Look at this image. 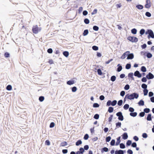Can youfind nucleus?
Listing matches in <instances>:
<instances>
[{
	"mask_svg": "<svg viewBox=\"0 0 154 154\" xmlns=\"http://www.w3.org/2000/svg\"><path fill=\"white\" fill-rule=\"evenodd\" d=\"M139 94L136 93H133L131 94H127L126 95V97L130 100H133L134 99H137L139 97Z\"/></svg>",
	"mask_w": 154,
	"mask_h": 154,
	"instance_id": "obj_1",
	"label": "nucleus"
},
{
	"mask_svg": "<svg viewBox=\"0 0 154 154\" xmlns=\"http://www.w3.org/2000/svg\"><path fill=\"white\" fill-rule=\"evenodd\" d=\"M145 34H148V38H149L150 37L152 38H154V34L153 31L150 29H148L146 32Z\"/></svg>",
	"mask_w": 154,
	"mask_h": 154,
	"instance_id": "obj_2",
	"label": "nucleus"
},
{
	"mask_svg": "<svg viewBox=\"0 0 154 154\" xmlns=\"http://www.w3.org/2000/svg\"><path fill=\"white\" fill-rule=\"evenodd\" d=\"M127 39L132 42H136L138 41L137 37L134 36H129L127 38Z\"/></svg>",
	"mask_w": 154,
	"mask_h": 154,
	"instance_id": "obj_3",
	"label": "nucleus"
},
{
	"mask_svg": "<svg viewBox=\"0 0 154 154\" xmlns=\"http://www.w3.org/2000/svg\"><path fill=\"white\" fill-rule=\"evenodd\" d=\"M33 32L35 34L37 33L38 31L41 30V29H38L37 25H35L33 26L32 29Z\"/></svg>",
	"mask_w": 154,
	"mask_h": 154,
	"instance_id": "obj_4",
	"label": "nucleus"
},
{
	"mask_svg": "<svg viewBox=\"0 0 154 154\" xmlns=\"http://www.w3.org/2000/svg\"><path fill=\"white\" fill-rule=\"evenodd\" d=\"M117 116L118 117V119L120 121H123L124 119L123 116L122 115V113L121 112H118L116 114Z\"/></svg>",
	"mask_w": 154,
	"mask_h": 154,
	"instance_id": "obj_5",
	"label": "nucleus"
},
{
	"mask_svg": "<svg viewBox=\"0 0 154 154\" xmlns=\"http://www.w3.org/2000/svg\"><path fill=\"white\" fill-rule=\"evenodd\" d=\"M127 56V59L128 60H131L134 57V55L133 53H130V52L128 51V53Z\"/></svg>",
	"mask_w": 154,
	"mask_h": 154,
	"instance_id": "obj_6",
	"label": "nucleus"
},
{
	"mask_svg": "<svg viewBox=\"0 0 154 154\" xmlns=\"http://www.w3.org/2000/svg\"><path fill=\"white\" fill-rule=\"evenodd\" d=\"M146 78L148 79H152L154 78V75L151 72H149L146 75Z\"/></svg>",
	"mask_w": 154,
	"mask_h": 154,
	"instance_id": "obj_7",
	"label": "nucleus"
},
{
	"mask_svg": "<svg viewBox=\"0 0 154 154\" xmlns=\"http://www.w3.org/2000/svg\"><path fill=\"white\" fill-rule=\"evenodd\" d=\"M134 76L139 78H141L142 76V74L138 70H137L134 72Z\"/></svg>",
	"mask_w": 154,
	"mask_h": 154,
	"instance_id": "obj_8",
	"label": "nucleus"
},
{
	"mask_svg": "<svg viewBox=\"0 0 154 154\" xmlns=\"http://www.w3.org/2000/svg\"><path fill=\"white\" fill-rule=\"evenodd\" d=\"M84 152V149L82 147L80 148L79 149V151H78L75 153V154H83Z\"/></svg>",
	"mask_w": 154,
	"mask_h": 154,
	"instance_id": "obj_9",
	"label": "nucleus"
},
{
	"mask_svg": "<svg viewBox=\"0 0 154 154\" xmlns=\"http://www.w3.org/2000/svg\"><path fill=\"white\" fill-rule=\"evenodd\" d=\"M125 152V151L122 150H117L115 152V154H124Z\"/></svg>",
	"mask_w": 154,
	"mask_h": 154,
	"instance_id": "obj_10",
	"label": "nucleus"
},
{
	"mask_svg": "<svg viewBox=\"0 0 154 154\" xmlns=\"http://www.w3.org/2000/svg\"><path fill=\"white\" fill-rule=\"evenodd\" d=\"M128 137V134L126 132L124 133L122 135V138L124 140L127 139Z\"/></svg>",
	"mask_w": 154,
	"mask_h": 154,
	"instance_id": "obj_11",
	"label": "nucleus"
},
{
	"mask_svg": "<svg viewBox=\"0 0 154 154\" xmlns=\"http://www.w3.org/2000/svg\"><path fill=\"white\" fill-rule=\"evenodd\" d=\"M128 51H126L125 53H124L121 56V58L122 59H124L126 57H127L128 55Z\"/></svg>",
	"mask_w": 154,
	"mask_h": 154,
	"instance_id": "obj_12",
	"label": "nucleus"
},
{
	"mask_svg": "<svg viewBox=\"0 0 154 154\" xmlns=\"http://www.w3.org/2000/svg\"><path fill=\"white\" fill-rule=\"evenodd\" d=\"M117 66H118V67L117 69V71L118 72L121 71L122 69V66L120 64H119L117 65Z\"/></svg>",
	"mask_w": 154,
	"mask_h": 154,
	"instance_id": "obj_13",
	"label": "nucleus"
},
{
	"mask_svg": "<svg viewBox=\"0 0 154 154\" xmlns=\"http://www.w3.org/2000/svg\"><path fill=\"white\" fill-rule=\"evenodd\" d=\"M120 139H121V137H118L117 139V141L116 143V146L118 145L120 143L121 140H120Z\"/></svg>",
	"mask_w": 154,
	"mask_h": 154,
	"instance_id": "obj_14",
	"label": "nucleus"
},
{
	"mask_svg": "<svg viewBox=\"0 0 154 154\" xmlns=\"http://www.w3.org/2000/svg\"><path fill=\"white\" fill-rule=\"evenodd\" d=\"M138 103L140 106H143L144 105V102L142 100H140Z\"/></svg>",
	"mask_w": 154,
	"mask_h": 154,
	"instance_id": "obj_15",
	"label": "nucleus"
},
{
	"mask_svg": "<svg viewBox=\"0 0 154 154\" xmlns=\"http://www.w3.org/2000/svg\"><path fill=\"white\" fill-rule=\"evenodd\" d=\"M136 7L139 10H141L143 9V5H137L136 6Z\"/></svg>",
	"mask_w": 154,
	"mask_h": 154,
	"instance_id": "obj_16",
	"label": "nucleus"
},
{
	"mask_svg": "<svg viewBox=\"0 0 154 154\" xmlns=\"http://www.w3.org/2000/svg\"><path fill=\"white\" fill-rule=\"evenodd\" d=\"M146 119L147 121H150L152 120L151 114H149L147 115Z\"/></svg>",
	"mask_w": 154,
	"mask_h": 154,
	"instance_id": "obj_17",
	"label": "nucleus"
},
{
	"mask_svg": "<svg viewBox=\"0 0 154 154\" xmlns=\"http://www.w3.org/2000/svg\"><path fill=\"white\" fill-rule=\"evenodd\" d=\"M66 83L67 84L69 85H71L74 84V81L73 80H69L67 81Z\"/></svg>",
	"mask_w": 154,
	"mask_h": 154,
	"instance_id": "obj_18",
	"label": "nucleus"
},
{
	"mask_svg": "<svg viewBox=\"0 0 154 154\" xmlns=\"http://www.w3.org/2000/svg\"><path fill=\"white\" fill-rule=\"evenodd\" d=\"M130 115L132 117H135L137 115V112H131L130 113Z\"/></svg>",
	"mask_w": 154,
	"mask_h": 154,
	"instance_id": "obj_19",
	"label": "nucleus"
},
{
	"mask_svg": "<svg viewBox=\"0 0 154 154\" xmlns=\"http://www.w3.org/2000/svg\"><path fill=\"white\" fill-rule=\"evenodd\" d=\"M148 58H151L152 57V54L150 52H147L146 55Z\"/></svg>",
	"mask_w": 154,
	"mask_h": 154,
	"instance_id": "obj_20",
	"label": "nucleus"
},
{
	"mask_svg": "<svg viewBox=\"0 0 154 154\" xmlns=\"http://www.w3.org/2000/svg\"><path fill=\"white\" fill-rule=\"evenodd\" d=\"M141 71L143 72H145L146 71V69L145 66H142L141 68Z\"/></svg>",
	"mask_w": 154,
	"mask_h": 154,
	"instance_id": "obj_21",
	"label": "nucleus"
},
{
	"mask_svg": "<svg viewBox=\"0 0 154 154\" xmlns=\"http://www.w3.org/2000/svg\"><path fill=\"white\" fill-rule=\"evenodd\" d=\"M63 54L66 57H67L69 55V52L67 51H64L63 52Z\"/></svg>",
	"mask_w": 154,
	"mask_h": 154,
	"instance_id": "obj_22",
	"label": "nucleus"
},
{
	"mask_svg": "<svg viewBox=\"0 0 154 154\" xmlns=\"http://www.w3.org/2000/svg\"><path fill=\"white\" fill-rule=\"evenodd\" d=\"M67 145V143L66 142L64 141L62 142L60 144L61 146H64Z\"/></svg>",
	"mask_w": 154,
	"mask_h": 154,
	"instance_id": "obj_23",
	"label": "nucleus"
},
{
	"mask_svg": "<svg viewBox=\"0 0 154 154\" xmlns=\"http://www.w3.org/2000/svg\"><path fill=\"white\" fill-rule=\"evenodd\" d=\"M82 143V141L80 140H78L76 143L75 145L77 146H78L81 144Z\"/></svg>",
	"mask_w": 154,
	"mask_h": 154,
	"instance_id": "obj_24",
	"label": "nucleus"
},
{
	"mask_svg": "<svg viewBox=\"0 0 154 154\" xmlns=\"http://www.w3.org/2000/svg\"><path fill=\"white\" fill-rule=\"evenodd\" d=\"M113 108L112 107H109L108 112L109 113H111L113 112Z\"/></svg>",
	"mask_w": 154,
	"mask_h": 154,
	"instance_id": "obj_25",
	"label": "nucleus"
},
{
	"mask_svg": "<svg viewBox=\"0 0 154 154\" xmlns=\"http://www.w3.org/2000/svg\"><path fill=\"white\" fill-rule=\"evenodd\" d=\"M88 29H85L84 30L83 33V35L84 36H85L88 34Z\"/></svg>",
	"mask_w": 154,
	"mask_h": 154,
	"instance_id": "obj_26",
	"label": "nucleus"
},
{
	"mask_svg": "<svg viewBox=\"0 0 154 154\" xmlns=\"http://www.w3.org/2000/svg\"><path fill=\"white\" fill-rule=\"evenodd\" d=\"M131 32L134 34H136L137 32V30L135 28L131 30Z\"/></svg>",
	"mask_w": 154,
	"mask_h": 154,
	"instance_id": "obj_27",
	"label": "nucleus"
},
{
	"mask_svg": "<svg viewBox=\"0 0 154 154\" xmlns=\"http://www.w3.org/2000/svg\"><path fill=\"white\" fill-rule=\"evenodd\" d=\"M131 64L130 63H128L126 64L125 66V68L126 69H130L131 67Z\"/></svg>",
	"mask_w": 154,
	"mask_h": 154,
	"instance_id": "obj_28",
	"label": "nucleus"
},
{
	"mask_svg": "<svg viewBox=\"0 0 154 154\" xmlns=\"http://www.w3.org/2000/svg\"><path fill=\"white\" fill-rule=\"evenodd\" d=\"M108 151V149L106 147H104L102 148L101 152H107Z\"/></svg>",
	"mask_w": 154,
	"mask_h": 154,
	"instance_id": "obj_29",
	"label": "nucleus"
},
{
	"mask_svg": "<svg viewBox=\"0 0 154 154\" xmlns=\"http://www.w3.org/2000/svg\"><path fill=\"white\" fill-rule=\"evenodd\" d=\"M147 85L143 83L141 85L142 88L144 89H147Z\"/></svg>",
	"mask_w": 154,
	"mask_h": 154,
	"instance_id": "obj_30",
	"label": "nucleus"
},
{
	"mask_svg": "<svg viewBox=\"0 0 154 154\" xmlns=\"http://www.w3.org/2000/svg\"><path fill=\"white\" fill-rule=\"evenodd\" d=\"M143 111L145 113H148L150 111V110L149 108H146L144 109Z\"/></svg>",
	"mask_w": 154,
	"mask_h": 154,
	"instance_id": "obj_31",
	"label": "nucleus"
},
{
	"mask_svg": "<svg viewBox=\"0 0 154 154\" xmlns=\"http://www.w3.org/2000/svg\"><path fill=\"white\" fill-rule=\"evenodd\" d=\"M129 106L128 104H125L123 108L125 110H127L129 108Z\"/></svg>",
	"mask_w": 154,
	"mask_h": 154,
	"instance_id": "obj_32",
	"label": "nucleus"
},
{
	"mask_svg": "<svg viewBox=\"0 0 154 154\" xmlns=\"http://www.w3.org/2000/svg\"><path fill=\"white\" fill-rule=\"evenodd\" d=\"M116 77L115 75L112 76L110 78V80L111 81L113 82H114L116 80Z\"/></svg>",
	"mask_w": 154,
	"mask_h": 154,
	"instance_id": "obj_33",
	"label": "nucleus"
},
{
	"mask_svg": "<svg viewBox=\"0 0 154 154\" xmlns=\"http://www.w3.org/2000/svg\"><path fill=\"white\" fill-rule=\"evenodd\" d=\"M148 91L147 89H144L143 90V94L144 96H146L147 95Z\"/></svg>",
	"mask_w": 154,
	"mask_h": 154,
	"instance_id": "obj_34",
	"label": "nucleus"
},
{
	"mask_svg": "<svg viewBox=\"0 0 154 154\" xmlns=\"http://www.w3.org/2000/svg\"><path fill=\"white\" fill-rule=\"evenodd\" d=\"M145 32V30L144 29H141L140 31V33L141 35H143Z\"/></svg>",
	"mask_w": 154,
	"mask_h": 154,
	"instance_id": "obj_35",
	"label": "nucleus"
},
{
	"mask_svg": "<svg viewBox=\"0 0 154 154\" xmlns=\"http://www.w3.org/2000/svg\"><path fill=\"white\" fill-rule=\"evenodd\" d=\"M12 87L10 85H8L6 87V89L8 91H10L12 89Z\"/></svg>",
	"mask_w": 154,
	"mask_h": 154,
	"instance_id": "obj_36",
	"label": "nucleus"
},
{
	"mask_svg": "<svg viewBox=\"0 0 154 154\" xmlns=\"http://www.w3.org/2000/svg\"><path fill=\"white\" fill-rule=\"evenodd\" d=\"M117 101L116 100H114L112 101V106H115L117 104Z\"/></svg>",
	"mask_w": 154,
	"mask_h": 154,
	"instance_id": "obj_37",
	"label": "nucleus"
},
{
	"mask_svg": "<svg viewBox=\"0 0 154 154\" xmlns=\"http://www.w3.org/2000/svg\"><path fill=\"white\" fill-rule=\"evenodd\" d=\"M84 22L86 24H88L89 23L90 21L88 18H85L84 20Z\"/></svg>",
	"mask_w": 154,
	"mask_h": 154,
	"instance_id": "obj_38",
	"label": "nucleus"
},
{
	"mask_svg": "<svg viewBox=\"0 0 154 154\" xmlns=\"http://www.w3.org/2000/svg\"><path fill=\"white\" fill-rule=\"evenodd\" d=\"M115 143V140L114 139H112L110 142V145L112 146H114Z\"/></svg>",
	"mask_w": 154,
	"mask_h": 154,
	"instance_id": "obj_39",
	"label": "nucleus"
},
{
	"mask_svg": "<svg viewBox=\"0 0 154 154\" xmlns=\"http://www.w3.org/2000/svg\"><path fill=\"white\" fill-rule=\"evenodd\" d=\"M99 118V115L97 114H95L94 116V118L96 119H98Z\"/></svg>",
	"mask_w": 154,
	"mask_h": 154,
	"instance_id": "obj_40",
	"label": "nucleus"
},
{
	"mask_svg": "<svg viewBox=\"0 0 154 154\" xmlns=\"http://www.w3.org/2000/svg\"><path fill=\"white\" fill-rule=\"evenodd\" d=\"M92 49L94 51H97L98 49V47L96 46H93L92 47Z\"/></svg>",
	"mask_w": 154,
	"mask_h": 154,
	"instance_id": "obj_41",
	"label": "nucleus"
},
{
	"mask_svg": "<svg viewBox=\"0 0 154 154\" xmlns=\"http://www.w3.org/2000/svg\"><path fill=\"white\" fill-rule=\"evenodd\" d=\"M132 144V141L131 140H128L126 142V145L130 146Z\"/></svg>",
	"mask_w": 154,
	"mask_h": 154,
	"instance_id": "obj_42",
	"label": "nucleus"
},
{
	"mask_svg": "<svg viewBox=\"0 0 154 154\" xmlns=\"http://www.w3.org/2000/svg\"><path fill=\"white\" fill-rule=\"evenodd\" d=\"M120 147L121 149H124L125 148V146L123 143H121L120 144Z\"/></svg>",
	"mask_w": 154,
	"mask_h": 154,
	"instance_id": "obj_43",
	"label": "nucleus"
},
{
	"mask_svg": "<svg viewBox=\"0 0 154 154\" xmlns=\"http://www.w3.org/2000/svg\"><path fill=\"white\" fill-rule=\"evenodd\" d=\"M44 97L43 96H41L39 97V100L40 102L43 101L44 100Z\"/></svg>",
	"mask_w": 154,
	"mask_h": 154,
	"instance_id": "obj_44",
	"label": "nucleus"
},
{
	"mask_svg": "<svg viewBox=\"0 0 154 154\" xmlns=\"http://www.w3.org/2000/svg\"><path fill=\"white\" fill-rule=\"evenodd\" d=\"M122 103L123 101L122 100H119L118 102V105L119 106H121L122 104Z\"/></svg>",
	"mask_w": 154,
	"mask_h": 154,
	"instance_id": "obj_45",
	"label": "nucleus"
},
{
	"mask_svg": "<svg viewBox=\"0 0 154 154\" xmlns=\"http://www.w3.org/2000/svg\"><path fill=\"white\" fill-rule=\"evenodd\" d=\"M99 106V105L97 103H95L93 104V107L94 108H97Z\"/></svg>",
	"mask_w": 154,
	"mask_h": 154,
	"instance_id": "obj_46",
	"label": "nucleus"
},
{
	"mask_svg": "<svg viewBox=\"0 0 154 154\" xmlns=\"http://www.w3.org/2000/svg\"><path fill=\"white\" fill-rule=\"evenodd\" d=\"M129 85L128 84H127L124 87V88L125 90H128L129 89Z\"/></svg>",
	"mask_w": 154,
	"mask_h": 154,
	"instance_id": "obj_47",
	"label": "nucleus"
},
{
	"mask_svg": "<svg viewBox=\"0 0 154 154\" xmlns=\"http://www.w3.org/2000/svg\"><path fill=\"white\" fill-rule=\"evenodd\" d=\"M145 15L148 17H150L151 16V13L149 12H146L145 13Z\"/></svg>",
	"mask_w": 154,
	"mask_h": 154,
	"instance_id": "obj_48",
	"label": "nucleus"
},
{
	"mask_svg": "<svg viewBox=\"0 0 154 154\" xmlns=\"http://www.w3.org/2000/svg\"><path fill=\"white\" fill-rule=\"evenodd\" d=\"M110 105H112V101L110 100H109L106 103V106H109Z\"/></svg>",
	"mask_w": 154,
	"mask_h": 154,
	"instance_id": "obj_49",
	"label": "nucleus"
},
{
	"mask_svg": "<svg viewBox=\"0 0 154 154\" xmlns=\"http://www.w3.org/2000/svg\"><path fill=\"white\" fill-rule=\"evenodd\" d=\"M93 29L96 31H97L99 29V27L96 26H94L93 27Z\"/></svg>",
	"mask_w": 154,
	"mask_h": 154,
	"instance_id": "obj_50",
	"label": "nucleus"
},
{
	"mask_svg": "<svg viewBox=\"0 0 154 154\" xmlns=\"http://www.w3.org/2000/svg\"><path fill=\"white\" fill-rule=\"evenodd\" d=\"M97 72L98 73V74L99 75H101L102 74V72L100 69H97Z\"/></svg>",
	"mask_w": 154,
	"mask_h": 154,
	"instance_id": "obj_51",
	"label": "nucleus"
},
{
	"mask_svg": "<svg viewBox=\"0 0 154 154\" xmlns=\"http://www.w3.org/2000/svg\"><path fill=\"white\" fill-rule=\"evenodd\" d=\"M111 139V137L110 136H108L106 138V142H109Z\"/></svg>",
	"mask_w": 154,
	"mask_h": 154,
	"instance_id": "obj_52",
	"label": "nucleus"
},
{
	"mask_svg": "<svg viewBox=\"0 0 154 154\" xmlns=\"http://www.w3.org/2000/svg\"><path fill=\"white\" fill-rule=\"evenodd\" d=\"M77 88L75 86H74L72 88V91L73 92H75L77 91Z\"/></svg>",
	"mask_w": 154,
	"mask_h": 154,
	"instance_id": "obj_53",
	"label": "nucleus"
},
{
	"mask_svg": "<svg viewBox=\"0 0 154 154\" xmlns=\"http://www.w3.org/2000/svg\"><path fill=\"white\" fill-rule=\"evenodd\" d=\"M116 127L117 128L120 127L121 125V123L120 122H118L116 124Z\"/></svg>",
	"mask_w": 154,
	"mask_h": 154,
	"instance_id": "obj_54",
	"label": "nucleus"
},
{
	"mask_svg": "<svg viewBox=\"0 0 154 154\" xmlns=\"http://www.w3.org/2000/svg\"><path fill=\"white\" fill-rule=\"evenodd\" d=\"M147 78L145 77H143L141 79V81L143 82H145L147 81Z\"/></svg>",
	"mask_w": 154,
	"mask_h": 154,
	"instance_id": "obj_55",
	"label": "nucleus"
},
{
	"mask_svg": "<svg viewBox=\"0 0 154 154\" xmlns=\"http://www.w3.org/2000/svg\"><path fill=\"white\" fill-rule=\"evenodd\" d=\"M145 114V113L144 112H141L139 113V116L140 117H143L144 116Z\"/></svg>",
	"mask_w": 154,
	"mask_h": 154,
	"instance_id": "obj_56",
	"label": "nucleus"
},
{
	"mask_svg": "<svg viewBox=\"0 0 154 154\" xmlns=\"http://www.w3.org/2000/svg\"><path fill=\"white\" fill-rule=\"evenodd\" d=\"M89 137V135L88 134H86L84 137V139L85 140H87L88 139V138Z\"/></svg>",
	"mask_w": 154,
	"mask_h": 154,
	"instance_id": "obj_57",
	"label": "nucleus"
},
{
	"mask_svg": "<svg viewBox=\"0 0 154 154\" xmlns=\"http://www.w3.org/2000/svg\"><path fill=\"white\" fill-rule=\"evenodd\" d=\"M4 56L5 57H8L10 56V54L8 52H6L5 53Z\"/></svg>",
	"mask_w": 154,
	"mask_h": 154,
	"instance_id": "obj_58",
	"label": "nucleus"
},
{
	"mask_svg": "<svg viewBox=\"0 0 154 154\" xmlns=\"http://www.w3.org/2000/svg\"><path fill=\"white\" fill-rule=\"evenodd\" d=\"M45 145L49 146L50 145V142L48 140H47L45 141Z\"/></svg>",
	"mask_w": 154,
	"mask_h": 154,
	"instance_id": "obj_59",
	"label": "nucleus"
},
{
	"mask_svg": "<svg viewBox=\"0 0 154 154\" xmlns=\"http://www.w3.org/2000/svg\"><path fill=\"white\" fill-rule=\"evenodd\" d=\"M47 52L49 54H51L53 52V50L52 48H50L48 49Z\"/></svg>",
	"mask_w": 154,
	"mask_h": 154,
	"instance_id": "obj_60",
	"label": "nucleus"
},
{
	"mask_svg": "<svg viewBox=\"0 0 154 154\" xmlns=\"http://www.w3.org/2000/svg\"><path fill=\"white\" fill-rule=\"evenodd\" d=\"M55 125V124L53 122H51L50 125V128H52L54 127Z\"/></svg>",
	"mask_w": 154,
	"mask_h": 154,
	"instance_id": "obj_61",
	"label": "nucleus"
},
{
	"mask_svg": "<svg viewBox=\"0 0 154 154\" xmlns=\"http://www.w3.org/2000/svg\"><path fill=\"white\" fill-rule=\"evenodd\" d=\"M142 137L145 138H146L147 137V135L146 133H143L142 135Z\"/></svg>",
	"mask_w": 154,
	"mask_h": 154,
	"instance_id": "obj_62",
	"label": "nucleus"
},
{
	"mask_svg": "<svg viewBox=\"0 0 154 154\" xmlns=\"http://www.w3.org/2000/svg\"><path fill=\"white\" fill-rule=\"evenodd\" d=\"M125 94V92L124 91H122L121 92L120 95L121 96L123 97Z\"/></svg>",
	"mask_w": 154,
	"mask_h": 154,
	"instance_id": "obj_63",
	"label": "nucleus"
},
{
	"mask_svg": "<svg viewBox=\"0 0 154 154\" xmlns=\"http://www.w3.org/2000/svg\"><path fill=\"white\" fill-rule=\"evenodd\" d=\"M137 146V143L135 142H134L131 144V146L133 147H136Z\"/></svg>",
	"mask_w": 154,
	"mask_h": 154,
	"instance_id": "obj_64",
	"label": "nucleus"
}]
</instances>
